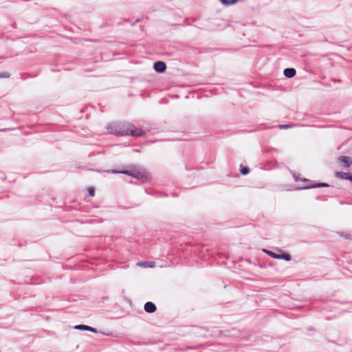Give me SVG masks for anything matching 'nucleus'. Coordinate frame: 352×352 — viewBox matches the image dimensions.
<instances>
[{
    "label": "nucleus",
    "mask_w": 352,
    "mask_h": 352,
    "mask_svg": "<svg viewBox=\"0 0 352 352\" xmlns=\"http://www.w3.org/2000/svg\"><path fill=\"white\" fill-rule=\"evenodd\" d=\"M108 129L110 133L119 135H132L135 137H140L144 135V131L140 129H136L133 125L118 126L113 130L112 126Z\"/></svg>",
    "instance_id": "1"
},
{
    "label": "nucleus",
    "mask_w": 352,
    "mask_h": 352,
    "mask_svg": "<svg viewBox=\"0 0 352 352\" xmlns=\"http://www.w3.org/2000/svg\"><path fill=\"white\" fill-rule=\"evenodd\" d=\"M302 181L305 182L306 184L303 186L297 188L296 189H311L315 188H327L329 186V185L327 183L313 182L310 179L306 178H303Z\"/></svg>",
    "instance_id": "2"
},
{
    "label": "nucleus",
    "mask_w": 352,
    "mask_h": 352,
    "mask_svg": "<svg viewBox=\"0 0 352 352\" xmlns=\"http://www.w3.org/2000/svg\"><path fill=\"white\" fill-rule=\"evenodd\" d=\"M107 172L111 173H115V174L116 173H121V174L131 176L135 178H138V179L139 178L138 173H133V172H131L129 170H119L112 169V170H107Z\"/></svg>",
    "instance_id": "3"
},
{
    "label": "nucleus",
    "mask_w": 352,
    "mask_h": 352,
    "mask_svg": "<svg viewBox=\"0 0 352 352\" xmlns=\"http://www.w3.org/2000/svg\"><path fill=\"white\" fill-rule=\"evenodd\" d=\"M153 68L157 72L162 73L166 70V65L162 61H157L154 63Z\"/></svg>",
    "instance_id": "4"
},
{
    "label": "nucleus",
    "mask_w": 352,
    "mask_h": 352,
    "mask_svg": "<svg viewBox=\"0 0 352 352\" xmlns=\"http://www.w3.org/2000/svg\"><path fill=\"white\" fill-rule=\"evenodd\" d=\"M338 161L346 168H349L352 164V160L349 156H340L338 157Z\"/></svg>",
    "instance_id": "5"
},
{
    "label": "nucleus",
    "mask_w": 352,
    "mask_h": 352,
    "mask_svg": "<svg viewBox=\"0 0 352 352\" xmlns=\"http://www.w3.org/2000/svg\"><path fill=\"white\" fill-rule=\"evenodd\" d=\"M351 173H345L342 171H336L335 173V176L339 179H346L350 181L351 177Z\"/></svg>",
    "instance_id": "6"
},
{
    "label": "nucleus",
    "mask_w": 352,
    "mask_h": 352,
    "mask_svg": "<svg viewBox=\"0 0 352 352\" xmlns=\"http://www.w3.org/2000/svg\"><path fill=\"white\" fill-rule=\"evenodd\" d=\"M157 308L155 305L152 302H147L144 305V310L149 314L154 313Z\"/></svg>",
    "instance_id": "7"
},
{
    "label": "nucleus",
    "mask_w": 352,
    "mask_h": 352,
    "mask_svg": "<svg viewBox=\"0 0 352 352\" xmlns=\"http://www.w3.org/2000/svg\"><path fill=\"white\" fill-rule=\"evenodd\" d=\"M296 71L294 68L288 67L283 70V74L286 78H291L295 76Z\"/></svg>",
    "instance_id": "8"
},
{
    "label": "nucleus",
    "mask_w": 352,
    "mask_h": 352,
    "mask_svg": "<svg viewBox=\"0 0 352 352\" xmlns=\"http://www.w3.org/2000/svg\"><path fill=\"white\" fill-rule=\"evenodd\" d=\"M278 259L289 261L292 260V256L288 252H282L280 254H278Z\"/></svg>",
    "instance_id": "9"
},
{
    "label": "nucleus",
    "mask_w": 352,
    "mask_h": 352,
    "mask_svg": "<svg viewBox=\"0 0 352 352\" xmlns=\"http://www.w3.org/2000/svg\"><path fill=\"white\" fill-rule=\"evenodd\" d=\"M264 252L267 254L269 255L270 256H271L272 258H277L278 259V254L274 252H272L271 250H265Z\"/></svg>",
    "instance_id": "10"
},
{
    "label": "nucleus",
    "mask_w": 352,
    "mask_h": 352,
    "mask_svg": "<svg viewBox=\"0 0 352 352\" xmlns=\"http://www.w3.org/2000/svg\"><path fill=\"white\" fill-rule=\"evenodd\" d=\"M138 265L143 266V267H153L155 265V263L154 262H141V263H138Z\"/></svg>",
    "instance_id": "11"
},
{
    "label": "nucleus",
    "mask_w": 352,
    "mask_h": 352,
    "mask_svg": "<svg viewBox=\"0 0 352 352\" xmlns=\"http://www.w3.org/2000/svg\"><path fill=\"white\" fill-rule=\"evenodd\" d=\"M87 327H88V326H87V325L79 324V325H76L75 327V329H79V330H86V331H87Z\"/></svg>",
    "instance_id": "12"
},
{
    "label": "nucleus",
    "mask_w": 352,
    "mask_h": 352,
    "mask_svg": "<svg viewBox=\"0 0 352 352\" xmlns=\"http://www.w3.org/2000/svg\"><path fill=\"white\" fill-rule=\"evenodd\" d=\"M292 175H293V177H294V179L295 182H296L300 181V180L302 181V179H303V178L301 179L300 177V174H296V173H293Z\"/></svg>",
    "instance_id": "13"
},
{
    "label": "nucleus",
    "mask_w": 352,
    "mask_h": 352,
    "mask_svg": "<svg viewBox=\"0 0 352 352\" xmlns=\"http://www.w3.org/2000/svg\"><path fill=\"white\" fill-rule=\"evenodd\" d=\"M89 195L91 197L94 195V188L93 187H90L88 188Z\"/></svg>",
    "instance_id": "14"
},
{
    "label": "nucleus",
    "mask_w": 352,
    "mask_h": 352,
    "mask_svg": "<svg viewBox=\"0 0 352 352\" xmlns=\"http://www.w3.org/2000/svg\"><path fill=\"white\" fill-rule=\"evenodd\" d=\"M250 173V168L248 166H243V175H246Z\"/></svg>",
    "instance_id": "15"
},
{
    "label": "nucleus",
    "mask_w": 352,
    "mask_h": 352,
    "mask_svg": "<svg viewBox=\"0 0 352 352\" xmlns=\"http://www.w3.org/2000/svg\"><path fill=\"white\" fill-rule=\"evenodd\" d=\"M289 128H291V125H289V124L279 125V129H289Z\"/></svg>",
    "instance_id": "16"
},
{
    "label": "nucleus",
    "mask_w": 352,
    "mask_h": 352,
    "mask_svg": "<svg viewBox=\"0 0 352 352\" xmlns=\"http://www.w3.org/2000/svg\"><path fill=\"white\" fill-rule=\"evenodd\" d=\"M221 3L225 6H230V0H219Z\"/></svg>",
    "instance_id": "17"
},
{
    "label": "nucleus",
    "mask_w": 352,
    "mask_h": 352,
    "mask_svg": "<svg viewBox=\"0 0 352 352\" xmlns=\"http://www.w3.org/2000/svg\"><path fill=\"white\" fill-rule=\"evenodd\" d=\"M9 77V74L6 72L0 73V78H8Z\"/></svg>",
    "instance_id": "18"
},
{
    "label": "nucleus",
    "mask_w": 352,
    "mask_h": 352,
    "mask_svg": "<svg viewBox=\"0 0 352 352\" xmlns=\"http://www.w3.org/2000/svg\"><path fill=\"white\" fill-rule=\"evenodd\" d=\"M87 331H91V332H94V333H96L97 332V330L95 328H93V327H89V326H88V327H87Z\"/></svg>",
    "instance_id": "19"
},
{
    "label": "nucleus",
    "mask_w": 352,
    "mask_h": 352,
    "mask_svg": "<svg viewBox=\"0 0 352 352\" xmlns=\"http://www.w3.org/2000/svg\"><path fill=\"white\" fill-rule=\"evenodd\" d=\"M238 0H230V4L232 5L235 3Z\"/></svg>",
    "instance_id": "20"
},
{
    "label": "nucleus",
    "mask_w": 352,
    "mask_h": 352,
    "mask_svg": "<svg viewBox=\"0 0 352 352\" xmlns=\"http://www.w3.org/2000/svg\"><path fill=\"white\" fill-rule=\"evenodd\" d=\"M239 171L241 173H242V164L239 165Z\"/></svg>",
    "instance_id": "21"
},
{
    "label": "nucleus",
    "mask_w": 352,
    "mask_h": 352,
    "mask_svg": "<svg viewBox=\"0 0 352 352\" xmlns=\"http://www.w3.org/2000/svg\"><path fill=\"white\" fill-rule=\"evenodd\" d=\"M245 261H246V262H248V263H250V259H248V258H247V259H245Z\"/></svg>",
    "instance_id": "22"
},
{
    "label": "nucleus",
    "mask_w": 352,
    "mask_h": 352,
    "mask_svg": "<svg viewBox=\"0 0 352 352\" xmlns=\"http://www.w3.org/2000/svg\"><path fill=\"white\" fill-rule=\"evenodd\" d=\"M350 182L352 183V174H351V177Z\"/></svg>",
    "instance_id": "23"
},
{
    "label": "nucleus",
    "mask_w": 352,
    "mask_h": 352,
    "mask_svg": "<svg viewBox=\"0 0 352 352\" xmlns=\"http://www.w3.org/2000/svg\"><path fill=\"white\" fill-rule=\"evenodd\" d=\"M246 46H248V45H244V44H243V47H246Z\"/></svg>",
    "instance_id": "24"
}]
</instances>
